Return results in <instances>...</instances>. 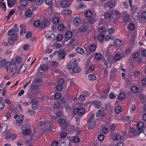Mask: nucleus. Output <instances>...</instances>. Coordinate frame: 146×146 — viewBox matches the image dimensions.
<instances>
[{
    "mask_svg": "<svg viewBox=\"0 0 146 146\" xmlns=\"http://www.w3.org/2000/svg\"><path fill=\"white\" fill-rule=\"evenodd\" d=\"M30 125L29 124L27 123L25 125L21 127V130L23 133L26 135H30L31 133V130L29 128Z\"/></svg>",
    "mask_w": 146,
    "mask_h": 146,
    "instance_id": "f257e3e1",
    "label": "nucleus"
},
{
    "mask_svg": "<svg viewBox=\"0 0 146 146\" xmlns=\"http://www.w3.org/2000/svg\"><path fill=\"white\" fill-rule=\"evenodd\" d=\"M73 113L74 115L77 113L79 115H83L85 112V110L83 108H76L73 110Z\"/></svg>",
    "mask_w": 146,
    "mask_h": 146,
    "instance_id": "f03ea898",
    "label": "nucleus"
},
{
    "mask_svg": "<svg viewBox=\"0 0 146 146\" xmlns=\"http://www.w3.org/2000/svg\"><path fill=\"white\" fill-rule=\"evenodd\" d=\"M85 68L87 70V72L88 73L93 71L95 68L94 65L92 64L89 61L87 62Z\"/></svg>",
    "mask_w": 146,
    "mask_h": 146,
    "instance_id": "7ed1b4c3",
    "label": "nucleus"
},
{
    "mask_svg": "<svg viewBox=\"0 0 146 146\" xmlns=\"http://www.w3.org/2000/svg\"><path fill=\"white\" fill-rule=\"evenodd\" d=\"M64 80L62 78H58L57 82L58 85L56 87V89L58 91H60L62 88V85L64 84Z\"/></svg>",
    "mask_w": 146,
    "mask_h": 146,
    "instance_id": "20e7f679",
    "label": "nucleus"
},
{
    "mask_svg": "<svg viewBox=\"0 0 146 146\" xmlns=\"http://www.w3.org/2000/svg\"><path fill=\"white\" fill-rule=\"evenodd\" d=\"M45 36L47 39L49 40H52L55 38V35L51 31H47L45 35Z\"/></svg>",
    "mask_w": 146,
    "mask_h": 146,
    "instance_id": "39448f33",
    "label": "nucleus"
},
{
    "mask_svg": "<svg viewBox=\"0 0 146 146\" xmlns=\"http://www.w3.org/2000/svg\"><path fill=\"white\" fill-rule=\"evenodd\" d=\"M32 104L31 108L33 110H36L38 109L39 106L38 104V102L35 100H32L31 102Z\"/></svg>",
    "mask_w": 146,
    "mask_h": 146,
    "instance_id": "423d86ee",
    "label": "nucleus"
},
{
    "mask_svg": "<svg viewBox=\"0 0 146 146\" xmlns=\"http://www.w3.org/2000/svg\"><path fill=\"white\" fill-rule=\"evenodd\" d=\"M109 57L108 56V57H107V56H106L105 57L104 56V59L105 61L104 63L105 65H107V67L108 68H110L111 66V63Z\"/></svg>",
    "mask_w": 146,
    "mask_h": 146,
    "instance_id": "0eeeda50",
    "label": "nucleus"
},
{
    "mask_svg": "<svg viewBox=\"0 0 146 146\" xmlns=\"http://www.w3.org/2000/svg\"><path fill=\"white\" fill-rule=\"evenodd\" d=\"M115 4L112 1H110L108 3H105L104 7L105 8L109 7L110 9H111L113 7L115 6Z\"/></svg>",
    "mask_w": 146,
    "mask_h": 146,
    "instance_id": "6e6552de",
    "label": "nucleus"
},
{
    "mask_svg": "<svg viewBox=\"0 0 146 146\" xmlns=\"http://www.w3.org/2000/svg\"><path fill=\"white\" fill-rule=\"evenodd\" d=\"M81 69L80 68L78 65L77 66H76L72 70L70 71V74H74L75 73H78L80 71Z\"/></svg>",
    "mask_w": 146,
    "mask_h": 146,
    "instance_id": "1a4fd4ad",
    "label": "nucleus"
},
{
    "mask_svg": "<svg viewBox=\"0 0 146 146\" xmlns=\"http://www.w3.org/2000/svg\"><path fill=\"white\" fill-rule=\"evenodd\" d=\"M24 116L23 115H19V117L17 118L16 120V123L18 124L19 125H21L20 124L24 120Z\"/></svg>",
    "mask_w": 146,
    "mask_h": 146,
    "instance_id": "9d476101",
    "label": "nucleus"
},
{
    "mask_svg": "<svg viewBox=\"0 0 146 146\" xmlns=\"http://www.w3.org/2000/svg\"><path fill=\"white\" fill-rule=\"evenodd\" d=\"M113 12V11H109V12L106 13L104 15L105 18L106 19H109L111 17Z\"/></svg>",
    "mask_w": 146,
    "mask_h": 146,
    "instance_id": "9b49d317",
    "label": "nucleus"
},
{
    "mask_svg": "<svg viewBox=\"0 0 146 146\" xmlns=\"http://www.w3.org/2000/svg\"><path fill=\"white\" fill-rule=\"evenodd\" d=\"M130 21V18L129 14L125 13L124 16L123 22L125 23L129 22Z\"/></svg>",
    "mask_w": 146,
    "mask_h": 146,
    "instance_id": "f8f14e48",
    "label": "nucleus"
},
{
    "mask_svg": "<svg viewBox=\"0 0 146 146\" xmlns=\"http://www.w3.org/2000/svg\"><path fill=\"white\" fill-rule=\"evenodd\" d=\"M73 23L76 26H78L80 24V19L78 17H75L73 20Z\"/></svg>",
    "mask_w": 146,
    "mask_h": 146,
    "instance_id": "ddd939ff",
    "label": "nucleus"
},
{
    "mask_svg": "<svg viewBox=\"0 0 146 146\" xmlns=\"http://www.w3.org/2000/svg\"><path fill=\"white\" fill-rule=\"evenodd\" d=\"M9 36L10 37L9 38L12 40L15 41L18 39V36L17 34H12V35H9Z\"/></svg>",
    "mask_w": 146,
    "mask_h": 146,
    "instance_id": "4468645a",
    "label": "nucleus"
},
{
    "mask_svg": "<svg viewBox=\"0 0 146 146\" xmlns=\"http://www.w3.org/2000/svg\"><path fill=\"white\" fill-rule=\"evenodd\" d=\"M123 57V56H121L119 53H117L115 54L113 58L114 60L117 61L121 60Z\"/></svg>",
    "mask_w": 146,
    "mask_h": 146,
    "instance_id": "2eb2a0df",
    "label": "nucleus"
},
{
    "mask_svg": "<svg viewBox=\"0 0 146 146\" xmlns=\"http://www.w3.org/2000/svg\"><path fill=\"white\" fill-rule=\"evenodd\" d=\"M92 104L97 108H99L101 106V103L99 101H93L92 103Z\"/></svg>",
    "mask_w": 146,
    "mask_h": 146,
    "instance_id": "dca6fc26",
    "label": "nucleus"
},
{
    "mask_svg": "<svg viewBox=\"0 0 146 146\" xmlns=\"http://www.w3.org/2000/svg\"><path fill=\"white\" fill-rule=\"evenodd\" d=\"M113 139L114 140L117 141H121L122 139L121 136L120 135L118 134H115L113 137Z\"/></svg>",
    "mask_w": 146,
    "mask_h": 146,
    "instance_id": "f3484780",
    "label": "nucleus"
},
{
    "mask_svg": "<svg viewBox=\"0 0 146 146\" xmlns=\"http://www.w3.org/2000/svg\"><path fill=\"white\" fill-rule=\"evenodd\" d=\"M19 31V28H17V29H11L9 30L8 33L7 35H12V34H15V33Z\"/></svg>",
    "mask_w": 146,
    "mask_h": 146,
    "instance_id": "a211bd4d",
    "label": "nucleus"
},
{
    "mask_svg": "<svg viewBox=\"0 0 146 146\" xmlns=\"http://www.w3.org/2000/svg\"><path fill=\"white\" fill-rule=\"evenodd\" d=\"M23 68H24L23 69L24 70H22L23 71H25L26 70V68L25 66L24 65H22L20 67V69L18 70H17L14 72L12 75V76H14L16 74H19L20 72V70Z\"/></svg>",
    "mask_w": 146,
    "mask_h": 146,
    "instance_id": "6ab92c4d",
    "label": "nucleus"
},
{
    "mask_svg": "<svg viewBox=\"0 0 146 146\" xmlns=\"http://www.w3.org/2000/svg\"><path fill=\"white\" fill-rule=\"evenodd\" d=\"M88 78L90 80L94 81L97 79V77L95 75L91 74L88 75Z\"/></svg>",
    "mask_w": 146,
    "mask_h": 146,
    "instance_id": "aec40b11",
    "label": "nucleus"
},
{
    "mask_svg": "<svg viewBox=\"0 0 146 146\" xmlns=\"http://www.w3.org/2000/svg\"><path fill=\"white\" fill-rule=\"evenodd\" d=\"M15 62L19 64H20L22 62V58L19 56H17L15 57Z\"/></svg>",
    "mask_w": 146,
    "mask_h": 146,
    "instance_id": "412c9836",
    "label": "nucleus"
},
{
    "mask_svg": "<svg viewBox=\"0 0 146 146\" xmlns=\"http://www.w3.org/2000/svg\"><path fill=\"white\" fill-rule=\"evenodd\" d=\"M76 51L78 53L84 54V50L80 47H77L76 48Z\"/></svg>",
    "mask_w": 146,
    "mask_h": 146,
    "instance_id": "4be33fe9",
    "label": "nucleus"
},
{
    "mask_svg": "<svg viewBox=\"0 0 146 146\" xmlns=\"http://www.w3.org/2000/svg\"><path fill=\"white\" fill-rule=\"evenodd\" d=\"M132 17L135 20H137L139 19V14L137 12L132 13Z\"/></svg>",
    "mask_w": 146,
    "mask_h": 146,
    "instance_id": "5701e85b",
    "label": "nucleus"
},
{
    "mask_svg": "<svg viewBox=\"0 0 146 146\" xmlns=\"http://www.w3.org/2000/svg\"><path fill=\"white\" fill-rule=\"evenodd\" d=\"M88 128L90 129H92L95 127V123L93 121L92 122H88Z\"/></svg>",
    "mask_w": 146,
    "mask_h": 146,
    "instance_id": "b1692460",
    "label": "nucleus"
},
{
    "mask_svg": "<svg viewBox=\"0 0 146 146\" xmlns=\"http://www.w3.org/2000/svg\"><path fill=\"white\" fill-rule=\"evenodd\" d=\"M52 21L54 24L57 25L59 23L60 20L58 17H55L53 19Z\"/></svg>",
    "mask_w": 146,
    "mask_h": 146,
    "instance_id": "393cba45",
    "label": "nucleus"
},
{
    "mask_svg": "<svg viewBox=\"0 0 146 146\" xmlns=\"http://www.w3.org/2000/svg\"><path fill=\"white\" fill-rule=\"evenodd\" d=\"M92 14V11L90 10H88L85 13V16L86 17H90Z\"/></svg>",
    "mask_w": 146,
    "mask_h": 146,
    "instance_id": "a878e982",
    "label": "nucleus"
},
{
    "mask_svg": "<svg viewBox=\"0 0 146 146\" xmlns=\"http://www.w3.org/2000/svg\"><path fill=\"white\" fill-rule=\"evenodd\" d=\"M68 3L66 0H63L61 3V5L62 7H65L68 6Z\"/></svg>",
    "mask_w": 146,
    "mask_h": 146,
    "instance_id": "bb28decb",
    "label": "nucleus"
},
{
    "mask_svg": "<svg viewBox=\"0 0 146 146\" xmlns=\"http://www.w3.org/2000/svg\"><path fill=\"white\" fill-rule=\"evenodd\" d=\"M102 54L100 53H96L95 56V59L96 60H100L102 57Z\"/></svg>",
    "mask_w": 146,
    "mask_h": 146,
    "instance_id": "cd10ccee",
    "label": "nucleus"
},
{
    "mask_svg": "<svg viewBox=\"0 0 146 146\" xmlns=\"http://www.w3.org/2000/svg\"><path fill=\"white\" fill-rule=\"evenodd\" d=\"M119 100L121 101L124 100L125 98V95L123 93H120L118 96Z\"/></svg>",
    "mask_w": 146,
    "mask_h": 146,
    "instance_id": "c85d7f7f",
    "label": "nucleus"
},
{
    "mask_svg": "<svg viewBox=\"0 0 146 146\" xmlns=\"http://www.w3.org/2000/svg\"><path fill=\"white\" fill-rule=\"evenodd\" d=\"M137 127L138 129H142L144 126V123L142 122H139L137 125Z\"/></svg>",
    "mask_w": 146,
    "mask_h": 146,
    "instance_id": "c756f323",
    "label": "nucleus"
},
{
    "mask_svg": "<svg viewBox=\"0 0 146 146\" xmlns=\"http://www.w3.org/2000/svg\"><path fill=\"white\" fill-rule=\"evenodd\" d=\"M28 2L27 0H22L20 1V4L22 7H25L27 5Z\"/></svg>",
    "mask_w": 146,
    "mask_h": 146,
    "instance_id": "7c9ffc66",
    "label": "nucleus"
},
{
    "mask_svg": "<svg viewBox=\"0 0 146 146\" xmlns=\"http://www.w3.org/2000/svg\"><path fill=\"white\" fill-rule=\"evenodd\" d=\"M66 56V54L63 51H61L58 54L59 58L60 59L64 58Z\"/></svg>",
    "mask_w": 146,
    "mask_h": 146,
    "instance_id": "2f4dec72",
    "label": "nucleus"
},
{
    "mask_svg": "<svg viewBox=\"0 0 146 146\" xmlns=\"http://www.w3.org/2000/svg\"><path fill=\"white\" fill-rule=\"evenodd\" d=\"M65 35L66 38H70L72 35V33L71 31H68L66 33Z\"/></svg>",
    "mask_w": 146,
    "mask_h": 146,
    "instance_id": "473e14b6",
    "label": "nucleus"
},
{
    "mask_svg": "<svg viewBox=\"0 0 146 146\" xmlns=\"http://www.w3.org/2000/svg\"><path fill=\"white\" fill-rule=\"evenodd\" d=\"M122 108L120 106L116 107L115 108V111L116 113H119L121 112Z\"/></svg>",
    "mask_w": 146,
    "mask_h": 146,
    "instance_id": "72a5a7b5",
    "label": "nucleus"
},
{
    "mask_svg": "<svg viewBox=\"0 0 146 146\" xmlns=\"http://www.w3.org/2000/svg\"><path fill=\"white\" fill-rule=\"evenodd\" d=\"M96 19L94 17H92L88 19V21L90 24H94L96 21Z\"/></svg>",
    "mask_w": 146,
    "mask_h": 146,
    "instance_id": "f704fd0d",
    "label": "nucleus"
},
{
    "mask_svg": "<svg viewBox=\"0 0 146 146\" xmlns=\"http://www.w3.org/2000/svg\"><path fill=\"white\" fill-rule=\"evenodd\" d=\"M113 43L117 45H121V41L120 39H116L113 41Z\"/></svg>",
    "mask_w": 146,
    "mask_h": 146,
    "instance_id": "c9c22d12",
    "label": "nucleus"
},
{
    "mask_svg": "<svg viewBox=\"0 0 146 146\" xmlns=\"http://www.w3.org/2000/svg\"><path fill=\"white\" fill-rule=\"evenodd\" d=\"M48 25V23L47 22H43L41 24H40V27L42 28H44L46 27H47Z\"/></svg>",
    "mask_w": 146,
    "mask_h": 146,
    "instance_id": "e433bc0d",
    "label": "nucleus"
},
{
    "mask_svg": "<svg viewBox=\"0 0 146 146\" xmlns=\"http://www.w3.org/2000/svg\"><path fill=\"white\" fill-rule=\"evenodd\" d=\"M53 107L55 109H60L62 107L59 103L56 102L53 105Z\"/></svg>",
    "mask_w": 146,
    "mask_h": 146,
    "instance_id": "4c0bfd02",
    "label": "nucleus"
},
{
    "mask_svg": "<svg viewBox=\"0 0 146 146\" xmlns=\"http://www.w3.org/2000/svg\"><path fill=\"white\" fill-rule=\"evenodd\" d=\"M25 15L28 17H30L32 14V12L31 9H29L25 13Z\"/></svg>",
    "mask_w": 146,
    "mask_h": 146,
    "instance_id": "58836bf2",
    "label": "nucleus"
},
{
    "mask_svg": "<svg viewBox=\"0 0 146 146\" xmlns=\"http://www.w3.org/2000/svg\"><path fill=\"white\" fill-rule=\"evenodd\" d=\"M96 48V46L94 44H93L91 45L90 46V50L91 51H94Z\"/></svg>",
    "mask_w": 146,
    "mask_h": 146,
    "instance_id": "ea45409f",
    "label": "nucleus"
},
{
    "mask_svg": "<svg viewBox=\"0 0 146 146\" xmlns=\"http://www.w3.org/2000/svg\"><path fill=\"white\" fill-rule=\"evenodd\" d=\"M64 25L62 24L59 25L58 27V30L61 31H63L64 29Z\"/></svg>",
    "mask_w": 146,
    "mask_h": 146,
    "instance_id": "a19ab883",
    "label": "nucleus"
},
{
    "mask_svg": "<svg viewBox=\"0 0 146 146\" xmlns=\"http://www.w3.org/2000/svg\"><path fill=\"white\" fill-rule=\"evenodd\" d=\"M131 90L134 93H136L138 91V88L135 86H133L131 88Z\"/></svg>",
    "mask_w": 146,
    "mask_h": 146,
    "instance_id": "79ce46f5",
    "label": "nucleus"
},
{
    "mask_svg": "<svg viewBox=\"0 0 146 146\" xmlns=\"http://www.w3.org/2000/svg\"><path fill=\"white\" fill-rule=\"evenodd\" d=\"M104 36V35L103 34H100L98 35L97 38L99 41H102V40H103Z\"/></svg>",
    "mask_w": 146,
    "mask_h": 146,
    "instance_id": "37998d69",
    "label": "nucleus"
},
{
    "mask_svg": "<svg viewBox=\"0 0 146 146\" xmlns=\"http://www.w3.org/2000/svg\"><path fill=\"white\" fill-rule=\"evenodd\" d=\"M77 61L75 60L73 62H71V64L72 65L71 69L74 68L76 66H77V65L78 63L77 62Z\"/></svg>",
    "mask_w": 146,
    "mask_h": 146,
    "instance_id": "c03bdc74",
    "label": "nucleus"
},
{
    "mask_svg": "<svg viewBox=\"0 0 146 146\" xmlns=\"http://www.w3.org/2000/svg\"><path fill=\"white\" fill-rule=\"evenodd\" d=\"M128 28L130 30H133L135 28V25L133 23H131L128 25Z\"/></svg>",
    "mask_w": 146,
    "mask_h": 146,
    "instance_id": "a18cd8bd",
    "label": "nucleus"
},
{
    "mask_svg": "<svg viewBox=\"0 0 146 146\" xmlns=\"http://www.w3.org/2000/svg\"><path fill=\"white\" fill-rule=\"evenodd\" d=\"M62 13L65 15H69L72 12L69 10H64L62 11Z\"/></svg>",
    "mask_w": 146,
    "mask_h": 146,
    "instance_id": "49530a36",
    "label": "nucleus"
},
{
    "mask_svg": "<svg viewBox=\"0 0 146 146\" xmlns=\"http://www.w3.org/2000/svg\"><path fill=\"white\" fill-rule=\"evenodd\" d=\"M103 112V110L101 109L99 110L96 113V116L97 117H99L101 115V113Z\"/></svg>",
    "mask_w": 146,
    "mask_h": 146,
    "instance_id": "de8ad7c7",
    "label": "nucleus"
},
{
    "mask_svg": "<svg viewBox=\"0 0 146 146\" xmlns=\"http://www.w3.org/2000/svg\"><path fill=\"white\" fill-rule=\"evenodd\" d=\"M33 25L35 27H38L40 25V21L38 20L35 21L33 23Z\"/></svg>",
    "mask_w": 146,
    "mask_h": 146,
    "instance_id": "09e8293b",
    "label": "nucleus"
},
{
    "mask_svg": "<svg viewBox=\"0 0 146 146\" xmlns=\"http://www.w3.org/2000/svg\"><path fill=\"white\" fill-rule=\"evenodd\" d=\"M86 8V5H84L83 2L80 3L79 5L78 8V9L82 8V9H84Z\"/></svg>",
    "mask_w": 146,
    "mask_h": 146,
    "instance_id": "8fccbe9b",
    "label": "nucleus"
},
{
    "mask_svg": "<svg viewBox=\"0 0 146 146\" xmlns=\"http://www.w3.org/2000/svg\"><path fill=\"white\" fill-rule=\"evenodd\" d=\"M80 141V139L79 138L78 136H74L73 139V142L74 143H77L78 142H79Z\"/></svg>",
    "mask_w": 146,
    "mask_h": 146,
    "instance_id": "3c124183",
    "label": "nucleus"
},
{
    "mask_svg": "<svg viewBox=\"0 0 146 146\" xmlns=\"http://www.w3.org/2000/svg\"><path fill=\"white\" fill-rule=\"evenodd\" d=\"M43 1L44 0H36L35 1L36 5H39L43 3Z\"/></svg>",
    "mask_w": 146,
    "mask_h": 146,
    "instance_id": "603ef678",
    "label": "nucleus"
},
{
    "mask_svg": "<svg viewBox=\"0 0 146 146\" xmlns=\"http://www.w3.org/2000/svg\"><path fill=\"white\" fill-rule=\"evenodd\" d=\"M104 138V136L103 134H101L98 137V139L100 141H102Z\"/></svg>",
    "mask_w": 146,
    "mask_h": 146,
    "instance_id": "864d4df0",
    "label": "nucleus"
},
{
    "mask_svg": "<svg viewBox=\"0 0 146 146\" xmlns=\"http://www.w3.org/2000/svg\"><path fill=\"white\" fill-rule=\"evenodd\" d=\"M32 35L31 32L30 31L27 32L25 35V38H29L31 37Z\"/></svg>",
    "mask_w": 146,
    "mask_h": 146,
    "instance_id": "5fc2aeb1",
    "label": "nucleus"
},
{
    "mask_svg": "<svg viewBox=\"0 0 146 146\" xmlns=\"http://www.w3.org/2000/svg\"><path fill=\"white\" fill-rule=\"evenodd\" d=\"M56 115L59 118L63 115V112L59 110L57 112Z\"/></svg>",
    "mask_w": 146,
    "mask_h": 146,
    "instance_id": "6e6d98bb",
    "label": "nucleus"
},
{
    "mask_svg": "<svg viewBox=\"0 0 146 146\" xmlns=\"http://www.w3.org/2000/svg\"><path fill=\"white\" fill-rule=\"evenodd\" d=\"M62 35L61 34H58L56 37V39L58 41H60L62 40Z\"/></svg>",
    "mask_w": 146,
    "mask_h": 146,
    "instance_id": "4d7b16f0",
    "label": "nucleus"
},
{
    "mask_svg": "<svg viewBox=\"0 0 146 146\" xmlns=\"http://www.w3.org/2000/svg\"><path fill=\"white\" fill-rule=\"evenodd\" d=\"M65 121L64 119H60L58 120V122L61 125H63L65 123Z\"/></svg>",
    "mask_w": 146,
    "mask_h": 146,
    "instance_id": "13d9d810",
    "label": "nucleus"
},
{
    "mask_svg": "<svg viewBox=\"0 0 146 146\" xmlns=\"http://www.w3.org/2000/svg\"><path fill=\"white\" fill-rule=\"evenodd\" d=\"M87 29V27L86 26H83L80 27L79 28V30L82 32L85 31Z\"/></svg>",
    "mask_w": 146,
    "mask_h": 146,
    "instance_id": "bf43d9fd",
    "label": "nucleus"
},
{
    "mask_svg": "<svg viewBox=\"0 0 146 146\" xmlns=\"http://www.w3.org/2000/svg\"><path fill=\"white\" fill-rule=\"evenodd\" d=\"M85 99V97L83 95H80L79 97L78 100L80 102L84 101Z\"/></svg>",
    "mask_w": 146,
    "mask_h": 146,
    "instance_id": "052dcab7",
    "label": "nucleus"
},
{
    "mask_svg": "<svg viewBox=\"0 0 146 146\" xmlns=\"http://www.w3.org/2000/svg\"><path fill=\"white\" fill-rule=\"evenodd\" d=\"M131 7V12H136V11H137L138 8L136 6L133 5Z\"/></svg>",
    "mask_w": 146,
    "mask_h": 146,
    "instance_id": "680f3d73",
    "label": "nucleus"
},
{
    "mask_svg": "<svg viewBox=\"0 0 146 146\" xmlns=\"http://www.w3.org/2000/svg\"><path fill=\"white\" fill-rule=\"evenodd\" d=\"M11 134L10 132H7L5 135V138L6 139H8L11 137Z\"/></svg>",
    "mask_w": 146,
    "mask_h": 146,
    "instance_id": "e2e57ef3",
    "label": "nucleus"
},
{
    "mask_svg": "<svg viewBox=\"0 0 146 146\" xmlns=\"http://www.w3.org/2000/svg\"><path fill=\"white\" fill-rule=\"evenodd\" d=\"M40 69L42 71H44L47 69L48 67L46 66L45 65L43 64V65L40 66Z\"/></svg>",
    "mask_w": 146,
    "mask_h": 146,
    "instance_id": "0e129e2a",
    "label": "nucleus"
},
{
    "mask_svg": "<svg viewBox=\"0 0 146 146\" xmlns=\"http://www.w3.org/2000/svg\"><path fill=\"white\" fill-rule=\"evenodd\" d=\"M94 114H92L90 118H89L88 120V122H92L91 121L93 119L94 117Z\"/></svg>",
    "mask_w": 146,
    "mask_h": 146,
    "instance_id": "69168bd1",
    "label": "nucleus"
},
{
    "mask_svg": "<svg viewBox=\"0 0 146 146\" xmlns=\"http://www.w3.org/2000/svg\"><path fill=\"white\" fill-rule=\"evenodd\" d=\"M67 133L66 132H62L60 134V137L62 139L66 138L67 136Z\"/></svg>",
    "mask_w": 146,
    "mask_h": 146,
    "instance_id": "338daca9",
    "label": "nucleus"
},
{
    "mask_svg": "<svg viewBox=\"0 0 146 146\" xmlns=\"http://www.w3.org/2000/svg\"><path fill=\"white\" fill-rule=\"evenodd\" d=\"M142 18L144 19H146V11H144L142 13Z\"/></svg>",
    "mask_w": 146,
    "mask_h": 146,
    "instance_id": "774afa93",
    "label": "nucleus"
}]
</instances>
